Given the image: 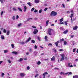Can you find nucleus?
Masks as SVG:
<instances>
[{"mask_svg": "<svg viewBox=\"0 0 78 78\" xmlns=\"http://www.w3.org/2000/svg\"><path fill=\"white\" fill-rule=\"evenodd\" d=\"M57 15V12L52 11L51 13L50 16H56Z\"/></svg>", "mask_w": 78, "mask_h": 78, "instance_id": "nucleus-1", "label": "nucleus"}, {"mask_svg": "<svg viewBox=\"0 0 78 78\" xmlns=\"http://www.w3.org/2000/svg\"><path fill=\"white\" fill-rule=\"evenodd\" d=\"M51 30L52 29L49 28L48 29V34L50 36H51L52 34H51Z\"/></svg>", "mask_w": 78, "mask_h": 78, "instance_id": "nucleus-2", "label": "nucleus"}, {"mask_svg": "<svg viewBox=\"0 0 78 78\" xmlns=\"http://www.w3.org/2000/svg\"><path fill=\"white\" fill-rule=\"evenodd\" d=\"M48 74V73L47 72H45L44 73H43V78H45V75H47Z\"/></svg>", "mask_w": 78, "mask_h": 78, "instance_id": "nucleus-3", "label": "nucleus"}, {"mask_svg": "<svg viewBox=\"0 0 78 78\" xmlns=\"http://www.w3.org/2000/svg\"><path fill=\"white\" fill-rule=\"evenodd\" d=\"M51 60L52 61H55V57L53 56L52 58H51Z\"/></svg>", "mask_w": 78, "mask_h": 78, "instance_id": "nucleus-4", "label": "nucleus"}, {"mask_svg": "<svg viewBox=\"0 0 78 78\" xmlns=\"http://www.w3.org/2000/svg\"><path fill=\"white\" fill-rule=\"evenodd\" d=\"M20 75L21 77H23V76H24L25 75V74L23 73H20Z\"/></svg>", "mask_w": 78, "mask_h": 78, "instance_id": "nucleus-5", "label": "nucleus"}, {"mask_svg": "<svg viewBox=\"0 0 78 78\" xmlns=\"http://www.w3.org/2000/svg\"><path fill=\"white\" fill-rule=\"evenodd\" d=\"M78 29V27L76 26L73 28V30H76Z\"/></svg>", "mask_w": 78, "mask_h": 78, "instance_id": "nucleus-6", "label": "nucleus"}, {"mask_svg": "<svg viewBox=\"0 0 78 78\" xmlns=\"http://www.w3.org/2000/svg\"><path fill=\"white\" fill-rule=\"evenodd\" d=\"M31 38H30V37H29V38L25 42V43H27V42H29V41H30L31 40Z\"/></svg>", "mask_w": 78, "mask_h": 78, "instance_id": "nucleus-7", "label": "nucleus"}, {"mask_svg": "<svg viewBox=\"0 0 78 78\" xmlns=\"http://www.w3.org/2000/svg\"><path fill=\"white\" fill-rule=\"evenodd\" d=\"M1 37L2 39L3 40L5 39V37L3 35H2L1 36Z\"/></svg>", "mask_w": 78, "mask_h": 78, "instance_id": "nucleus-8", "label": "nucleus"}, {"mask_svg": "<svg viewBox=\"0 0 78 78\" xmlns=\"http://www.w3.org/2000/svg\"><path fill=\"white\" fill-rule=\"evenodd\" d=\"M67 32H68V30H66L63 32V34H66L67 33Z\"/></svg>", "mask_w": 78, "mask_h": 78, "instance_id": "nucleus-9", "label": "nucleus"}, {"mask_svg": "<svg viewBox=\"0 0 78 78\" xmlns=\"http://www.w3.org/2000/svg\"><path fill=\"white\" fill-rule=\"evenodd\" d=\"M59 43V41H58L57 42L55 43V44L56 47H58V45Z\"/></svg>", "mask_w": 78, "mask_h": 78, "instance_id": "nucleus-10", "label": "nucleus"}, {"mask_svg": "<svg viewBox=\"0 0 78 78\" xmlns=\"http://www.w3.org/2000/svg\"><path fill=\"white\" fill-rule=\"evenodd\" d=\"M60 56L62 57V58H64V57L65 56V55H64V54H62L60 55Z\"/></svg>", "mask_w": 78, "mask_h": 78, "instance_id": "nucleus-11", "label": "nucleus"}, {"mask_svg": "<svg viewBox=\"0 0 78 78\" xmlns=\"http://www.w3.org/2000/svg\"><path fill=\"white\" fill-rule=\"evenodd\" d=\"M27 6H25L24 7V12H26V11H27Z\"/></svg>", "mask_w": 78, "mask_h": 78, "instance_id": "nucleus-12", "label": "nucleus"}, {"mask_svg": "<svg viewBox=\"0 0 78 78\" xmlns=\"http://www.w3.org/2000/svg\"><path fill=\"white\" fill-rule=\"evenodd\" d=\"M23 61V58H21L19 60V62H21Z\"/></svg>", "mask_w": 78, "mask_h": 78, "instance_id": "nucleus-13", "label": "nucleus"}, {"mask_svg": "<svg viewBox=\"0 0 78 78\" xmlns=\"http://www.w3.org/2000/svg\"><path fill=\"white\" fill-rule=\"evenodd\" d=\"M31 42L32 44H34V43H35V41L34 40H31Z\"/></svg>", "mask_w": 78, "mask_h": 78, "instance_id": "nucleus-14", "label": "nucleus"}, {"mask_svg": "<svg viewBox=\"0 0 78 78\" xmlns=\"http://www.w3.org/2000/svg\"><path fill=\"white\" fill-rule=\"evenodd\" d=\"M49 22V20H47L46 21V26H48V22Z\"/></svg>", "mask_w": 78, "mask_h": 78, "instance_id": "nucleus-15", "label": "nucleus"}, {"mask_svg": "<svg viewBox=\"0 0 78 78\" xmlns=\"http://www.w3.org/2000/svg\"><path fill=\"white\" fill-rule=\"evenodd\" d=\"M73 77V78H78V76H74Z\"/></svg>", "mask_w": 78, "mask_h": 78, "instance_id": "nucleus-16", "label": "nucleus"}, {"mask_svg": "<svg viewBox=\"0 0 78 78\" xmlns=\"http://www.w3.org/2000/svg\"><path fill=\"white\" fill-rule=\"evenodd\" d=\"M59 21L60 22H62L63 21V18H61L60 19Z\"/></svg>", "mask_w": 78, "mask_h": 78, "instance_id": "nucleus-17", "label": "nucleus"}, {"mask_svg": "<svg viewBox=\"0 0 78 78\" xmlns=\"http://www.w3.org/2000/svg\"><path fill=\"white\" fill-rule=\"evenodd\" d=\"M10 33V32L9 31V30L7 31V34H6V35H7V36H8V35H9V34Z\"/></svg>", "mask_w": 78, "mask_h": 78, "instance_id": "nucleus-18", "label": "nucleus"}, {"mask_svg": "<svg viewBox=\"0 0 78 78\" xmlns=\"http://www.w3.org/2000/svg\"><path fill=\"white\" fill-rule=\"evenodd\" d=\"M39 2V1H38V0H35V3H38Z\"/></svg>", "mask_w": 78, "mask_h": 78, "instance_id": "nucleus-19", "label": "nucleus"}, {"mask_svg": "<svg viewBox=\"0 0 78 78\" xmlns=\"http://www.w3.org/2000/svg\"><path fill=\"white\" fill-rule=\"evenodd\" d=\"M12 53H13V54H15V55H17V52L16 51H13Z\"/></svg>", "mask_w": 78, "mask_h": 78, "instance_id": "nucleus-20", "label": "nucleus"}, {"mask_svg": "<svg viewBox=\"0 0 78 78\" xmlns=\"http://www.w3.org/2000/svg\"><path fill=\"white\" fill-rule=\"evenodd\" d=\"M64 41V38L60 39V42H62V41Z\"/></svg>", "mask_w": 78, "mask_h": 78, "instance_id": "nucleus-21", "label": "nucleus"}, {"mask_svg": "<svg viewBox=\"0 0 78 78\" xmlns=\"http://www.w3.org/2000/svg\"><path fill=\"white\" fill-rule=\"evenodd\" d=\"M27 4H28V5H29L30 6H31V3H30V2H28L27 3Z\"/></svg>", "mask_w": 78, "mask_h": 78, "instance_id": "nucleus-22", "label": "nucleus"}, {"mask_svg": "<svg viewBox=\"0 0 78 78\" xmlns=\"http://www.w3.org/2000/svg\"><path fill=\"white\" fill-rule=\"evenodd\" d=\"M4 52L5 53H8V51L7 50H4Z\"/></svg>", "mask_w": 78, "mask_h": 78, "instance_id": "nucleus-23", "label": "nucleus"}, {"mask_svg": "<svg viewBox=\"0 0 78 78\" xmlns=\"http://www.w3.org/2000/svg\"><path fill=\"white\" fill-rule=\"evenodd\" d=\"M41 64V62L40 61H39L37 62V64L38 65H40Z\"/></svg>", "mask_w": 78, "mask_h": 78, "instance_id": "nucleus-24", "label": "nucleus"}, {"mask_svg": "<svg viewBox=\"0 0 78 78\" xmlns=\"http://www.w3.org/2000/svg\"><path fill=\"white\" fill-rule=\"evenodd\" d=\"M18 9H19V10L20 11H21V12H22V9H21L20 8H18Z\"/></svg>", "mask_w": 78, "mask_h": 78, "instance_id": "nucleus-25", "label": "nucleus"}, {"mask_svg": "<svg viewBox=\"0 0 78 78\" xmlns=\"http://www.w3.org/2000/svg\"><path fill=\"white\" fill-rule=\"evenodd\" d=\"M25 42H24L23 41L22 42H21L20 43V44H22V45H23V44H25Z\"/></svg>", "mask_w": 78, "mask_h": 78, "instance_id": "nucleus-26", "label": "nucleus"}, {"mask_svg": "<svg viewBox=\"0 0 78 78\" xmlns=\"http://www.w3.org/2000/svg\"><path fill=\"white\" fill-rule=\"evenodd\" d=\"M33 20V18H29L28 19H27V21H29V20Z\"/></svg>", "mask_w": 78, "mask_h": 78, "instance_id": "nucleus-27", "label": "nucleus"}, {"mask_svg": "<svg viewBox=\"0 0 78 78\" xmlns=\"http://www.w3.org/2000/svg\"><path fill=\"white\" fill-rule=\"evenodd\" d=\"M63 60H64V57H62L61 60H60V61H62Z\"/></svg>", "mask_w": 78, "mask_h": 78, "instance_id": "nucleus-28", "label": "nucleus"}, {"mask_svg": "<svg viewBox=\"0 0 78 78\" xmlns=\"http://www.w3.org/2000/svg\"><path fill=\"white\" fill-rule=\"evenodd\" d=\"M12 19L13 20H14L15 19V16H13L12 17Z\"/></svg>", "mask_w": 78, "mask_h": 78, "instance_id": "nucleus-29", "label": "nucleus"}, {"mask_svg": "<svg viewBox=\"0 0 78 78\" xmlns=\"http://www.w3.org/2000/svg\"><path fill=\"white\" fill-rule=\"evenodd\" d=\"M11 46H12V48H14V44H12Z\"/></svg>", "mask_w": 78, "mask_h": 78, "instance_id": "nucleus-30", "label": "nucleus"}, {"mask_svg": "<svg viewBox=\"0 0 78 78\" xmlns=\"http://www.w3.org/2000/svg\"><path fill=\"white\" fill-rule=\"evenodd\" d=\"M42 9H41L39 11V12L40 13H41L42 12Z\"/></svg>", "mask_w": 78, "mask_h": 78, "instance_id": "nucleus-31", "label": "nucleus"}, {"mask_svg": "<svg viewBox=\"0 0 78 78\" xmlns=\"http://www.w3.org/2000/svg\"><path fill=\"white\" fill-rule=\"evenodd\" d=\"M8 62L9 63V64H11V61L10 59L8 60Z\"/></svg>", "mask_w": 78, "mask_h": 78, "instance_id": "nucleus-32", "label": "nucleus"}, {"mask_svg": "<svg viewBox=\"0 0 78 78\" xmlns=\"http://www.w3.org/2000/svg\"><path fill=\"white\" fill-rule=\"evenodd\" d=\"M29 51L30 52H31V51H33V49L32 48H30V49H29Z\"/></svg>", "mask_w": 78, "mask_h": 78, "instance_id": "nucleus-33", "label": "nucleus"}, {"mask_svg": "<svg viewBox=\"0 0 78 78\" xmlns=\"http://www.w3.org/2000/svg\"><path fill=\"white\" fill-rule=\"evenodd\" d=\"M13 11H16V10H17V9L15 8V7H14L13 8Z\"/></svg>", "mask_w": 78, "mask_h": 78, "instance_id": "nucleus-34", "label": "nucleus"}, {"mask_svg": "<svg viewBox=\"0 0 78 78\" xmlns=\"http://www.w3.org/2000/svg\"><path fill=\"white\" fill-rule=\"evenodd\" d=\"M64 45H67V42L66 41H64Z\"/></svg>", "mask_w": 78, "mask_h": 78, "instance_id": "nucleus-35", "label": "nucleus"}, {"mask_svg": "<svg viewBox=\"0 0 78 78\" xmlns=\"http://www.w3.org/2000/svg\"><path fill=\"white\" fill-rule=\"evenodd\" d=\"M62 74H63V75H64V74H65L64 73L62 72H61L60 73V75H62Z\"/></svg>", "mask_w": 78, "mask_h": 78, "instance_id": "nucleus-36", "label": "nucleus"}, {"mask_svg": "<svg viewBox=\"0 0 78 78\" xmlns=\"http://www.w3.org/2000/svg\"><path fill=\"white\" fill-rule=\"evenodd\" d=\"M37 39H38V40H39V41H41V40H40V37H37Z\"/></svg>", "mask_w": 78, "mask_h": 78, "instance_id": "nucleus-37", "label": "nucleus"}, {"mask_svg": "<svg viewBox=\"0 0 78 78\" xmlns=\"http://www.w3.org/2000/svg\"><path fill=\"white\" fill-rule=\"evenodd\" d=\"M21 25H22V23H20L18 25V27H20V26H21Z\"/></svg>", "mask_w": 78, "mask_h": 78, "instance_id": "nucleus-38", "label": "nucleus"}, {"mask_svg": "<svg viewBox=\"0 0 78 78\" xmlns=\"http://www.w3.org/2000/svg\"><path fill=\"white\" fill-rule=\"evenodd\" d=\"M58 24L59 25H61V24H64V23L63 22L62 23H58Z\"/></svg>", "mask_w": 78, "mask_h": 78, "instance_id": "nucleus-39", "label": "nucleus"}, {"mask_svg": "<svg viewBox=\"0 0 78 78\" xmlns=\"http://www.w3.org/2000/svg\"><path fill=\"white\" fill-rule=\"evenodd\" d=\"M3 32L4 33H6V30L5 29H4L3 30Z\"/></svg>", "mask_w": 78, "mask_h": 78, "instance_id": "nucleus-40", "label": "nucleus"}, {"mask_svg": "<svg viewBox=\"0 0 78 78\" xmlns=\"http://www.w3.org/2000/svg\"><path fill=\"white\" fill-rule=\"evenodd\" d=\"M34 30L37 33H38V30L37 29H34Z\"/></svg>", "mask_w": 78, "mask_h": 78, "instance_id": "nucleus-41", "label": "nucleus"}, {"mask_svg": "<svg viewBox=\"0 0 78 78\" xmlns=\"http://www.w3.org/2000/svg\"><path fill=\"white\" fill-rule=\"evenodd\" d=\"M73 14H72L70 16V17H73Z\"/></svg>", "mask_w": 78, "mask_h": 78, "instance_id": "nucleus-42", "label": "nucleus"}, {"mask_svg": "<svg viewBox=\"0 0 78 78\" xmlns=\"http://www.w3.org/2000/svg\"><path fill=\"white\" fill-rule=\"evenodd\" d=\"M37 11H38L37 10L35 9L34 11V12H37Z\"/></svg>", "mask_w": 78, "mask_h": 78, "instance_id": "nucleus-43", "label": "nucleus"}, {"mask_svg": "<svg viewBox=\"0 0 78 78\" xmlns=\"http://www.w3.org/2000/svg\"><path fill=\"white\" fill-rule=\"evenodd\" d=\"M1 3H3V0H0Z\"/></svg>", "mask_w": 78, "mask_h": 78, "instance_id": "nucleus-44", "label": "nucleus"}, {"mask_svg": "<svg viewBox=\"0 0 78 78\" xmlns=\"http://www.w3.org/2000/svg\"><path fill=\"white\" fill-rule=\"evenodd\" d=\"M34 10V8H33L31 9V11H33Z\"/></svg>", "mask_w": 78, "mask_h": 78, "instance_id": "nucleus-45", "label": "nucleus"}, {"mask_svg": "<svg viewBox=\"0 0 78 78\" xmlns=\"http://www.w3.org/2000/svg\"><path fill=\"white\" fill-rule=\"evenodd\" d=\"M35 49H37V46H36V45H35L34 46Z\"/></svg>", "mask_w": 78, "mask_h": 78, "instance_id": "nucleus-46", "label": "nucleus"}, {"mask_svg": "<svg viewBox=\"0 0 78 78\" xmlns=\"http://www.w3.org/2000/svg\"><path fill=\"white\" fill-rule=\"evenodd\" d=\"M1 76H2V77H3V76H4V73H2V75H1Z\"/></svg>", "mask_w": 78, "mask_h": 78, "instance_id": "nucleus-47", "label": "nucleus"}, {"mask_svg": "<svg viewBox=\"0 0 78 78\" xmlns=\"http://www.w3.org/2000/svg\"><path fill=\"white\" fill-rule=\"evenodd\" d=\"M32 27L33 28H36V27H35L34 26H32Z\"/></svg>", "mask_w": 78, "mask_h": 78, "instance_id": "nucleus-48", "label": "nucleus"}, {"mask_svg": "<svg viewBox=\"0 0 78 78\" xmlns=\"http://www.w3.org/2000/svg\"><path fill=\"white\" fill-rule=\"evenodd\" d=\"M19 18V16L17 15L16 16V19H18Z\"/></svg>", "mask_w": 78, "mask_h": 78, "instance_id": "nucleus-49", "label": "nucleus"}, {"mask_svg": "<svg viewBox=\"0 0 78 78\" xmlns=\"http://www.w3.org/2000/svg\"><path fill=\"white\" fill-rule=\"evenodd\" d=\"M53 50H54V52L55 53H56V49L55 48H53Z\"/></svg>", "mask_w": 78, "mask_h": 78, "instance_id": "nucleus-50", "label": "nucleus"}, {"mask_svg": "<svg viewBox=\"0 0 78 78\" xmlns=\"http://www.w3.org/2000/svg\"><path fill=\"white\" fill-rule=\"evenodd\" d=\"M47 38H48V37H47V36H46L45 37V38H44V39L46 40V39H47Z\"/></svg>", "mask_w": 78, "mask_h": 78, "instance_id": "nucleus-51", "label": "nucleus"}, {"mask_svg": "<svg viewBox=\"0 0 78 78\" xmlns=\"http://www.w3.org/2000/svg\"><path fill=\"white\" fill-rule=\"evenodd\" d=\"M52 45V44L51 43H49L48 44V46H51Z\"/></svg>", "mask_w": 78, "mask_h": 78, "instance_id": "nucleus-52", "label": "nucleus"}, {"mask_svg": "<svg viewBox=\"0 0 78 78\" xmlns=\"http://www.w3.org/2000/svg\"><path fill=\"white\" fill-rule=\"evenodd\" d=\"M59 51H64V49H61L59 50Z\"/></svg>", "mask_w": 78, "mask_h": 78, "instance_id": "nucleus-53", "label": "nucleus"}, {"mask_svg": "<svg viewBox=\"0 0 78 78\" xmlns=\"http://www.w3.org/2000/svg\"><path fill=\"white\" fill-rule=\"evenodd\" d=\"M62 5L63 6V8H65V5H64V4H62Z\"/></svg>", "mask_w": 78, "mask_h": 78, "instance_id": "nucleus-54", "label": "nucleus"}, {"mask_svg": "<svg viewBox=\"0 0 78 78\" xmlns=\"http://www.w3.org/2000/svg\"><path fill=\"white\" fill-rule=\"evenodd\" d=\"M48 9V8H45L44 10V11H47V9Z\"/></svg>", "mask_w": 78, "mask_h": 78, "instance_id": "nucleus-55", "label": "nucleus"}, {"mask_svg": "<svg viewBox=\"0 0 78 78\" xmlns=\"http://www.w3.org/2000/svg\"><path fill=\"white\" fill-rule=\"evenodd\" d=\"M27 70H30V68L29 66L27 67Z\"/></svg>", "mask_w": 78, "mask_h": 78, "instance_id": "nucleus-56", "label": "nucleus"}, {"mask_svg": "<svg viewBox=\"0 0 78 78\" xmlns=\"http://www.w3.org/2000/svg\"><path fill=\"white\" fill-rule=\"evenodd\" d=\"M64 22L65 23V25H67V23H66V22H65V21Z\"/></svg>", "mask_w": 78, "mask_h": 78, "instance_id": "nucleus-57", "label": "nucleus"}, {"mask_svg": "<svg viewBox=\"0 0 78 78\" xmlns=\"http://www.w3.org/2000/svg\"><path fill=\"white\" fill-rule=\"evenodd\" d=\"M76 50V48L73 49V52H74V53H75V51Z\"/></svg>", "mask_w": 78, "mask_h": 78, "instance_id": "nucleus-58", "label": "nucleus"}, {"mask_svg": "<svg viewBox=\"0 0 78 78\" xmlns=\"http://www.w3.org/2000/svg\"><path fill=\"white\" fill-rule=\"evenodd\" d=\"M37 52L36 51H34V53H35V54H37Z\"/></svg>", "mask_w": 78, "mask_h": 78, "instance_id": "nucleus-59", "label": "nucleus"}, {"mask_svg": "<svg viewBox=\"0 0 78 78\" xmlns=\"http://www.w3.org/2000/svg\"><path fill=\"white\" fill-rule=\"evenodd\" d=\"M34 33L35 34H36L37 33V32H35V31H34Z\"/></svg>", "mask_w": 78, "mask_h": 78, "instance_id": "nucleus-60", "label": "nucleus"}, {"mask_svg": "<svg viewBox=\"0 0 78 78\" xmlns=\"http://www.w3.org/2000/svg\"><path fill=\"white\" fill-rule=\"evenodd\" d=\"M72 75V72H69V74H68V75Z\"/></svg>", "mask_w": 78, "mask_h": 78, "instance_id": "nucleus-61", "label": "nucleus"}, {"mask_svg": "<svg viewBox=\"0 0 78 78\" xmlns=\"http://www.w3.org/2000/svg\"><path fill=\"white\" fill-rule=\"evenodd\" d=\"M70 63H69L68 65V67H70Z\"/></svg>", "mask_w": 78, "mask_h": 78, "instance_id": "nucleus-62", "label": "nucleus"}, {"mask_svg": "<svg viewBox=\"0 0 78 78\" xmlns=\"http://www.w3.org/2000/svg\"><path fill=\"white\" fill-rule=\"evenodd\" d=\"M38 74H37L35 75V78H36V77H37V76H38Z\"/></svg>", "mask_w": 78, "mask_h": 78, "instance_id": "nucleus-63", "label": "nucleus"}, {"mask_svg": "<svg viewBox=\"0 0 78 78\" xmlns=\"http://www.w3.org/2000/svg\"><path fill=\"white\" fill-rule=\"evenodd\" d=\"M37 18H34V20H37Z\"/></svg>", "mask_w": 78, "mask_h": 78, "instance_id": "nucleus-64", "label": "nucleus"}]
</instances>
